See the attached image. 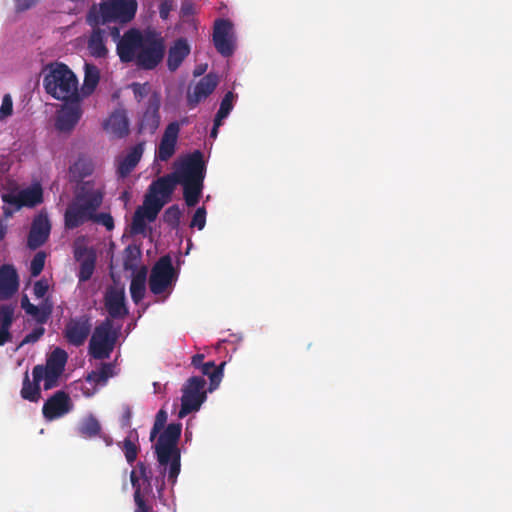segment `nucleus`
<instances>
[{
  "mask_svg": "<svg viewBox=\"0 0 512 512\" xmlns=\"http://www.w3.org/2000/svg\"><path fill=\"white\" fill-rule=\"evenodd\" d=\"M166 51L163 37L153 31L130 28L116 45L122 63H133L141 70H154L164 59Z\"/></svg>",
  "mask_w": 512,
  "mask_h": 512,
  "instance_id": "1",
  "label": "nucleus"
},
{
  "mask_svg": "<svg viewBox=\"0 0 512 512\" xmlns=\"http://www.w3.org/2000/svg\"><path fill=\"white\" fill-rule=\"evenodd\" d=\"M182 424L170 423L159 435L155 444V454L159 463L160 473L173 487L181 471V451L178 442L181 436Z\"/></svg>",
  "mask_w": 512,
  "mask_h": 512,
  "instance_id": "2",
  "label": "nucleus"
},
{
  "mask_svg": "<svg viewBox=\"0 0 512 512\" xmlns=\"http://www.w3.org/2000/svg\"><path fill=\"white\" fill-rule=\"evenodd\" d=\"M103 201V193L95 189L93 183L83 182L64 213V225L68 230L80 227L91 221L93 213L98 210Z\"/></svg>",
  "mask_w": 512,
  "mask_h": 512,
  "instance_id": "3",
  "label": "nucleus"
},
{
  "mask_svg": "<svg viewBox=\"0 0 512 512\" xmlns=\"http://www.w3.org/2000/svg\"><path fill=\"white\" fill-rule=\"evenodd\" d=\"M43 87L52 98L60 101L81 100L78 79L62 62H51L43 70Z\"/></svg>",
  "mask_w": 512,
  "mask_h": 512,
  "instance_id": "4",
  "label": "nucleus"
},
{
  "mask_svg": "<svg viewBox=\"0 0 512 512\" xmlns=\"http://www.w3.org/2000/svg\"><path fill=\"white\" fill-rule=\"evenodd\" d=\"M137 8L136 0H103L90 6L85 20L89 26L127 24L134 19Z\"/></svg>",
  "mask_w": 512,
  "mask_h": 512,
  "instance_id": "5",
  "label": "nucleus"
},
{
  "mask_svg": "<svg viewBox=\"0 0 512 512\" xmlns=\"http://www.w3.org/2000/svg\"><path fill=\"white\" fill-rule=\"evenodd\" d=\"M205 175L206 164L200 150H195L182 160L179 184L183 186V196L188 207H194L199 202Z\"/></svg>",
  "mask_w": 512,
  "mask_h": 512,
  "instance_id": "6",
  "label": "nucleus"
},
{
  "mask_svg": "<svg viewBox=\"0 0 512 512\" xmlns=\"http://www.w3.org/2000/svg\"><path fill=\"white\" fill-rule=\"evenodd\" d=\"M118 338V331L113 328V321L106 318L97 325L89 342V355L97 360L110 357Z\"/></svg>",
  "mask_w": 512,
  "mask_h": 512,
  "instance_id": "7",
  "label": "nucleus"
},
{
  "mask_svg": "<svg viewBox=\"0 0 512 512\" xmlns=\"http://www.w3.org/2000/svg\"><path fill=\"white\" fill-rule=\"evenodd\" d=\"M68 354L62 348H55L47 357L45 365H36L32 376L36 381H44V389L50 390L58 385L67 363Z\"/></svg>",
  "mask_w": 512,
  "mask_h": 512,
  "instance_id": "8",
  "label": "nucleus"
},
{
  "mask_svg": "<svg viewBox=\"0 0 512 512\" xmlns=\"http://www.w3.org/2000/svg\"><path fill=\"white\" fill-rule=\"evenodd\" d=\"M206 381L202 376L190 377L182 387L181 408L178 416L183 418L200 409L207 398Z\"/></svg>",
  "mask_w": 512,
  "mask_h": 512,
  "instance_id": "9",
  "label": "nucleus"
},
{
  "mask_svg": "<svg viewBox=\"0 0 512 512\" xmlns=\"http://www.w3.org/2000/svg\"><path fill=\"white\" fill-rule=\"evenodd\" d=\"M177 278L178 272L173 266L171 256H161L151 269L149 289L154 295H160L174 285Z\"/></svg>",
  "mask_w": 512,
  "mask_h": 512,
  "instance_id": "10",
  "label": "nucleus"
},
{
  "mask_svg": "<svg viewBox=\"0 0 512 512\" xmlns=\"http://www.w3.org/2000/svg\"><path fill=\"white\" fill-rule=\"evenodd\" d=\"M91 330L92 317L88 314H82L68 319L63 330V337L68 344L80 347L86 342Z\"/></svg>",
  "mask_w": 512,
  "mask_h": 512,
  "instance_id": "11",
  "label": "nucleus"
},
{
  "mask_svg": "<svg viewBox=\"0 0 512 512\" xmlns=\"http://www.w3.org/2000/svg\"><path fill=\"white\" fill-rule=\"evenodd\" d=\"M213 43L218 53L230 57L235 50L233 24L228 19H217L213 29Z\"/></svg>",
  "mask_w": 512,
  "mask_h": 512,
  "instance_id": "12",
  "label": "nucleus"
},
{
  "mask_svg": "<svg viewBox=\"0 0 512 512\" xmlns=\"http://www.w3.org/2000/svg\"><path fill=\"white\" fill-rule=\"evenodd\" d=\"M64 104L57 113L55 127L58 131L71 132L82 116L81 100L63 101Z\"/></svg>",
  "mask_w": 512,
  "mask_h": 512,
  "instance_id": "13",
  "label": "nucleus"
},
{
  "mask_svg": "<svg viewBox=\"0 0 512 512\" xmlns=\"http://www.w3.org/2000/svg\"><path fill=\"white\" fill-rule=\"evenodd\" d=\"M71 398L65 391H57L49 397L43 407L42 413L46 420L58 419L72 410Z\"/></svg>",
  "mask_w": 512,
  "mask_h": 512,
  "instance_id": "14",
  "label": "nucleus"
},
{
  "mask_svg": "<svg viewBox=\"0 0 512 512\" xmlns=\"http://www.w3.org/2000/svg\"><path fill=\"white\" fill-rule=\"evenodd\" d=\"M51 231V223L47 213L40 212L32 221L31 228L27 238V246L36 250L45 244Z\"/></svg>",
  "mask_w": 512,
  "mask_h": 512,
  "instance_id": "15",
  "label": "nucleus"
},
{
  "mask_svg": "<svg viewBox=\"0 0 512 512\" xmlns=\"http://www.w3.org/2000/svg\"><path fill=\"white\" fill-rule=\"evenodd\" d=\"M218 85V76L214 73H208L202 77L199 82L194 86L193 90L187 92V106L190 109L197 107V105L208 98Z\"/></svg>",
  "mask_w": 512,
  "mask_h": 512,
  "instance_id": "16",
  "label": "nucleus"
},
{
  "mask_svg": "<svg viewBox=\"0 0 512 512\" xmlns=\"http://www.w3.org/2000/svg\"><path fill=\"white\" fill-rule=\"evenodd\" d=\"M104 306L111 320L124 318L128 314L124 289L114 286L107 288L104 296Z\"/></svg>",
  "mask_w": 512,
  "mask_h": 512,
  "instance_id": "17",
  "label": "nucleus"
},
{
  "mask_svg": "<svg viewBox=\"0 0 512 512\" xmlns=\"http://www.w3.org/2000/svg\"><path fill=\"white\" fill-rule=\"evenodd\" d=\"M161 101L157 93H153L147 103V107L139 122V133L149 132L154 134L160 124V109Z\"/></svg>",
  "mask_w": 512,
  "mask_h": 512,
  "instance_id": "18",
  "label": "nucleus"
},
{
  "mask_svg": "<svg viewBox=\"0 0 512 512\" xmlns=\"http://www.w3.org/2000/svg\"><path fill=\"white\" fill-rule=\"evenodd\" d=\"M179 132L180 124L177 121L166 126L157 150L159 160L168 161L174 155Z\"/></svg>",
  "mask_w": 512,
  "mask_h": 512,
  "instance_id": "19",
  "label": "nucleus"
},
{
  "mask_svg": "<svg viewBox=\"0 0 512 512\" xmlns=\"http://www.w3.org/2000/svg\"><path fill=\"white\" fill-rule=\"evenodd\" d=\"M19 278L16 269L9 264L0 267V300L11 298L18 290Z\"/></svg>",
  "mask_w": 512,
  "mask_h": 512,
  "instance_id": "20",
  "label": "nucleus"
},
{
  "mask_svg": "<svg viewBox=\"0 0 512 512\" xmlns=\"http://www.w3.org/2000/svg\"><path fill=\"white\" fill-rule=\"evenodd\" d=\"M181 163L174 172L158 178L150 185L152 195L160 194L163 197H169L175 190L176 185L180 182Z\"/></svg>",
  "mask_w": 512,
  "mask_h": 512,
  "instance_id": "21",
  "label": "nucleus"
},
{
  "mask_svg": "<svg viewBox=\"0 0 512 512\" xmlns=\"http://www.w3.org/2000/svg\"><path fill=\"white\" fill-rule=\"evenodd\" d=\"M91 34L87 41L89 54L94 58H106L108 48L106 47V30L101 26H90Z\"/></svg>",
  "mask_w": 512,
  "mask_h": 512,
  "instance_id": "22",
  "label": "nucleus"
},
{
  "mask_svg": "<svg viewBox=\"0 0 512 512\" xmlns=\"http://www.w3.org/2000/svg\"><path fill=\"white\" fill-rule=\"evenodd\" d=\"M104 128L116 138H124L129 133V120L124 110L114 111L104 123Z\"/></svg>",
  "mask_w": 512,
  "mask_h": 512,
  "instance_id": "23",
  "label": "nucleus"
},
{
  "mask_svg": "<svg viewBox=\"0 0 512 512\" xmlns=\"http://www.w3.org/2000/svg\"><path fill=\"white\" fill-rule=\"evenodd\" d=\"M190 53V46L185 38L177 39L168 50L167 67L176 71Z\"/></svg>",
  "mask_w": 512,
  "mask_h": 512,
  "instance_id": "24",
  "label": "nucleus"
},
{
  "mask_svg": "<svg viewBox=\"0 0 512 512\" xmlns=\"http://www.w3.org/2000/svg\"><path fill=\"white\" fill-rule=\"evenodd\" d=\"M144 152V142L136 144L119 162L117 172L120 177H127L137 166Z\"/></svg>",
  "mask_w": 512,
  "mask_h": 512,
  "instance_id": "25",
  "label": "nucleus"
},
{
  "mask_svg": "<svg viewBox=\"0 0 512 512\" xmlns=\"http://www.w3.org/2000/svg\"><path fill=\"white\" fill-rule=\"evenodd\" d=\"M94 171V163L91 157L81 154L69 167L70 181L81 182L85 177L90 176Z\"/></svg>",
  "mask_w": 512,
  "mask_h": 512,
  "instance_id": "26",
  "label": "nucleus"
},
{
  "mask_svg": "<svg viewBox=\"0 0 512 512\" xmlns=\"http://www.w3.org/2000/svg\"><path fill=\"white\" fill-rule=\"evenodd\" d=\"M225 362H222L219 365H216L214 361L205 362L204 365H201L199 369L202 375L208 376L210 383L208 387L209 392H213L216 390L223 378V369L225 366Z\"/></svg>",
  "mask_w": 512,
  "mask_h": 512,
  "instance_id": "27",
  "label": "nucleus"
},
{
  "mask_svg": "<svg viewBox=\"0 0 512 512\" xmlns=\"http://www.w3.org/2000/svg\"><path fill=\"white\" fill-rule=\"evenodd\" d=\"M115 365L113 363H101L98 370H93L86 376L88 383L95 386H105L108 379L115 375Z\"/></svg>",
  "mask_w": 512,
  "mask_h": 512,
  "instance_id": "28",
  "label": "nucleus"
},
{
  "mask_svg": "<svg viewBox=\"0 0 512 512\" xmlns=\"http://www.w3.org/2000/svg\"><path fill=\"white\" fill-rule=\"evenodd\" d=\"M146 278H147V269L146 267H142L137 273L133 276L130 283V294L134 303L138 304L145 295L146 290Z\"/></svg>",
  "mask_w": 512,
  "mask_h": 512,
  "instance_id": "29",
  "label": "nucleus"
},
{
  "mask_svg": "<svg viewBox=\"0 0 512 512\" xmlns=\"http://www.w3.org/2000/svg\"><path fill=\"white\" fill-rule=\"evenodd\" d=\"M40 382L33 378V382L30 381L28 372L24 374L22 389L20 391L21 397L24 400L30 402H38L41 398Z\"/></svg>",
  "mask_w": 512,
  "mask_h": 512,
  "instance_id": "30",
  "label": "nucleus"
},
{
  "mask_svg": "<svg viewBox=\"0 0 512 512\" xmlns=\"http://www.w3.org/2000/svg\"><path fill=\"white\" fill-rule=\"evenodd\" d=\"M53 311V304L49 298L43 299L39 305L30 307L27 312L28 315L32 316L33 319L40 325L45 324L50 318Z\"/></svg>",
  "mask_w": 512,
  "mask_h": 512,
  "instance_id": "31",
  "label": "nucleus"
},
{
  "mask_svg": "<svg viewBox=\"0 0 512 512\" xmlns=\"http://www.w3.org/2000/svg\"><path fill=\"white\" fill-rule=\"evenodd\" d=\"M77 430L83 438H93L100 435L101 425L95 416L89 415L79 423Z\"/></svg>",
  "mask_w": 512,
  "mask_h": 512,
  "instance_id": "32",
  "label": "nucleus"
},
{
  "mask_svg": "<svg viewBox=\"0 0 512 512\" xmlns=\"http://www.w3.org/2000/svg\"><path fill=\"white\" fill-rule=\"evenodd\" d=\"M164 203L156 195H148L145 198L144 206L141 207L146 219L150 222L154 221L162 209Z\"/></svg>",
  "mask_w": 512,
  "mask_h": 512,
  "instance_id": "33",
  "label": "nucleus"
},
{
  "mask_svg": "<svg viewBox=\"0 0 512 512\" xmlns=\"http://www.w3.org/2000/svg\"><path fill=\"white\" fill-rule=\"evenodd\" d=\"M130 481L134 488V501L136 509L134 512H151L152 508L146 503L141 495V488L139 484V476H137L136 470H132L130 473Z\"/></svg>",
  "mask_w": 512,
  "mask_h": 512,
  "instance_id": "34",
  "label": "nucleus"
},
{
  "mask_svg": "<svg viewBox=\"0 0 512 512\" xmlns=\"http://www.w3.org/2000/svg\"><path fill=\"white\" fill-rule=\"evenodd\" d=\"M23 207H35L43 201L41 187H33L20 191Z\"/></svg>",
  "mask_w": 512,
  "mask_h": 512,
  "instance_id": "35",
  "label": "nucleus"
},
{
  "mask_svg": "<svg viewBox=\"0 0 512 512\" xmlns=\"http://www.w3.org/2000/svg\"><path fill=\"white\" fill-rule=\"evenodd\" d=\"M138 436L135 433V439H132L131 434L124 439L121 445V449L125 455L126 461L132 465L137 459L139 452V446L137 445Z\"/></svg>",
  "mask_w": 512,
  "mask_h": 512,
  "instance_id": "36",
  "label": "nucleus"
},
{
  "mask_svg": "<svg viewBox=\"0 0 512 512\" xmlns=\"http://www.w3.org/2000/svg\"><path fill=\"white\" fill-rule=\"evenodd\" d=\"M141 256V250L136 245H128L124 249L123 267L125 270H133Z\"/></svg>",
  "mask_w": 512,
  "mask_h": 512,
  "instance_id": "37",
  "label": "nucleus"
},
{
  "mask_svg": "<svg viewBox=\"0 0 512 512\" xmlns=\"http://www.w3.org/2000/svg\"><path fill=\"white\" fill-rule=\"evenodd\" d=\"M182 212L178 205H172L166 209L163 215L164 222L172 229H177L180 224Z\"/></svg>",
  "mask_w": 512,
  "mask_h": 512,
  "instance_id": "38",
  "label": "nucleus"
},
{
  "mask_svg": "<svg viewBox=\"0 0 512 512\" xmlns=\"http://www.w3.org/2000/svg\"><path fill=\"white\" fill-rule=\"evenodd\" d=\"M94 269H95L94 256H89L86 259H84L80 263V268H79V273H78L79 281H81V282L88 281L91 278V276L94 272Z\"/></svg>",
  "mask_w": 512,
  "mask_h": 512,
  "instance_id": "39",
  "label": "nucleus"
},
{
  "mask_svg": "<svg viewBox=\"0 0 512 512\" xmlns=\"http://www.w3.org/2000/svg\"><path fill=\"white\" fill-rule=\"evenodd\" d=\"M99 70L93 65H86L84 86L86 89L93 91L99 82Z\"/></svg>",
  "mask_w": 512,
  "mask_h": 512,
  "instance_id": "40",
  "label": "nucleus"
},
{
  "mask_svg": "<svg viewBox=\"0 0 512 512\" xmlns=\"http://www.w3.org/2000/svg\"><path fill=\"white\" fill-rule=\"evenodd\" d=\"M146 216L144 215L142 208H138L133 216L131 224V233L134 235L144 234L146 231Z\"/></svg>",
  "mask_w": 512,
  "mask_h": 512,
  "instance_id": "41",
  "label": "nucleus"
},
{
  "mask_svg": "<svg viewBox=\"0 0 512 512\" xmlns=\"http://www.w3.org/2000/svg\"><path fill=\"white\" fill-rule=\"evenodd\" d=\"M15 305L3 304L0 305V327L12 326L14 321Z\"/></svg>",
  "mask_w": 512,
  "mask_h": 512,
  "instance_id": "42",
  "label": "nucleus"
},
{
  "mask_svg": "<svg viewBox=\"0 0 512 512\" xmlns=\"http://www.w3.org/2000/svg\"><path fill=\"white\" fill-rule=\"evenodd\" d=\"M46 254L43 251L36 253L30 263V273L33 277L41 274L45 265Z\"/></svg>",
  "mask_w": 512,
  "mask_h": 512,
  "instance_id": "43",
  "label": "nucleus"
},
{
  "mask_svg": "<svg viewBox=\"0 0 512 512\" xmlns=\"http://www.w3.org/2000/svg\"><path fill=\"white\" fill-rule=\"evenodd\" d=\"M167 412L164 409H160L156 416L153 427L150 432V439L153 440L157 434L164 428L167 421Z\"/></svg>",
  "mask_w": 512,
  "mask_h": 512,
  "instance_id": "44",
  "label": "nucleus"
},
{
  "mask_svg": "<svg viewBox=\"0 0 512 512\" xmlns=\"http://www.w3.org/2000/svg\"><path fill=\"white\" fill-rule=\"evenodd\" d=\"M91 221L103 225L107 230L114 228V219L109 213H93Z\"/></svg>",
  "mask_w": 512,
  "mask_h": 512,
  "instance_id": "45",
  "label": "nucleus"
},
{
  "mask_svg": "<svg viewBox=\"0 0 512 512\" xmlns=\"http://www.w3.org/2000/svg\"><path fill=\"white\" fill-rule=\"evenodd\" d=\"M206 224V209L205 207H199L196 209L190 227H197L198 230H202Z\"/></svg>",
  "mask_w": 512,
  "mask_h": 512,
  "instance_id": "46",
  "label": "nucleus"
},
{
  "mask_svg": "<svg viewBox=\"0 0 512 512\" xmlns=\"http://www.w3.org/2000/svg\"><path fill=\"white\" fill-rule=\"evenodd\" d=\"M45 333V328L40 325L36 328H34L30 333H28L23 340L21 341L19 347H22L26 344H33L37 342Z\"/></svg>",
  "mask_w": 512,
  "mask_h": 512,
  "instance_id": "47",
  "label": "nucleus"
},
{
  "mask_svg": "<svg viewBox=\"0 0 512 512\" xmlns=\"http://www.w3.org/2000/svg\"><path fill=\"white\" fill-rule=\"evenodd\" d=\"M13 113V101L9 94H5L0 107V119H5Z\"/></svg>",
  "mask_w": 512,
  "mask_h": 512,
  "instance_id": "48",
  "label": "nucleus"
},
{
  "mask_svg": "<svg viewBox=\"0 0 512 512\" xmlns=\"http://www.w3.org/2000/svg\"><path fill=\"white\" fill-rule=\"evenodd\" d=\"M48 283L46 280H38L33 286V294L36 298H44L48 291Z\"/></svg>",
  "mask_w": 512,
  "mask_h": 512,
  "instance_id": "49",
  "label": "nucleus"
},
{
  "mask_svg": "<svg viewBox=\"0 0 512 512\" xmlns=\"http://www.w3.org/2000/svg\"><path fill=\"white\" fill-rule=\"evenodd\" d=\"M4 203L14 206L16 209L23 207L20 192L18 194H4L2 196Z\"/></svg>",
  "mask_w": 512,
  "mask_h": 512,
  "instance_id": "50",
  "label": "nucleus"
},
{
  "mask_svg": "<svg viewBox=\"0 0 512 512\" xmlns=\"http://www.w3.org/2000/svg\"><path fill=\"white\" fill-rule=\"evenodd\" d=\"M137 469L139 473V477L144 480L150 486L151 478H152V472L151 469L146 466L145 463L139 462L137 464Z\"/></svg>",
  "mask_w": 512,
  "mask_h": 512,
  "instance_id": "51",
  "label": "nucleus"
},
{
  "mask_svg": "<svg viewBox=\"0 0 512 512\" xmlns=\"http://www.w3.org/2000/svg\"><path fill=\"white\" fill-rule=\"evenodd\" d=\"M132 90L135 95V98L142 99L145 97L148 93V84H140V83H133L132 84Z\"/></svg>",
  "mask_w": 512,
  "mask_h": 512,
  "instance_id": "52",
  "label": "nucleus"
},
{
  "mask_svg": "<svg viewBox=\"0 0 512 512\" xmlns=\"http://www.w3.org/2000/svg\"><path fill=\"white\" fill-rule=\"evenodd\" d=\"M15 1V9L17 12H24L33 6H35L38 0H14Z\"/></svg>",
  "mask_w": 512,
  "mask_h": 512,
  "instance_id": "53",
  "label": "nucleus"
},
{
  "mask_svg": "<svg viewBox=\"0 0 512 512\" xmlns=\"http://www.w3.org/2000/svg\"><path fill=\"white\" fill-rule=\"evenodd\" d=\"M234 98H235L234 93L232 91H228L224 95V97H223V99H222V101L220 103V107L225 109V110H227V111H229V112H231L232 109H233V100H234Z\"/></svg>",
  "mask_w": 512,
  "mask_h": 512,
  "instance_id": "54",
  "label": "nucleus"
},
{
  "mask_svg": "<svg viewBox=\"0 0 512 512\" xmlns=\"http://www.w3.org/2000/svg\"><path fill=\"white\" fill-rule=\"evenodd\" d=\"M172 10L171 1L164 0L159 6V15L162 19L166 20L169 17L170 11Z\"/></svg>",
  "mask_w": 512,
  "mask_h": 512,
  "instance_id": "55",
  "label": "nucleus"
},
{
  "mask_svg": "<svg viewBox=\"0 0 512 512\" xmlns=\"http://www.w3.org/2000/svg\"><path fill=\"white\" fill-rule=\"evenodd\" d=\"M106 26V36H111L112 40L118 43L122 39V36L120 35V28L116 25L110 26V24Z\"/></svg>",
  "mask_w": 512,
  "mask_h": 512,
  "instance_id": "56",
  "label": "nucleus"
},
{
  "mask_svg": "<svg viewBox=\"0 0 512 512\" xmlns=\"http://www.w3.org/2000/svg\"><path fill=\"white\" fill-rule=\"evenodd\" d=\"M10 328L11 326L0 327V346L5 345L8 341L11 340Z\"/></svg>",
  "mask_w": 512,
  "mask_h": 512,
  "instance_id": "57",
  "label": "nucleus"
},
{
  "mask_svg": "<svg viewBox=\"0 0 512 512\" xmlns=\"http://www.w3.org/2000/svg\"><path fill=\"white\" fill-rule=\"evenodd\" d=\"M230 114L229 111L219 107V110L217 111L214 121L216 122V125H222V121Z\"/></svg>",
  "mask_w": 512,
  "mask_h": 512,
  "instance_id": "58",
  "label": "nucleus"
},
{
  "mask_svg": "<svg viewBox=\"0 0 512 512\" xmlns=\"http://www.w3.org/2000/svg\"><path fill=\"white\" fill-rule=\"evenodd\" d=\"M203 360H204L203 354H195L191 359V364L194 368L199 370L201 368V365L205 364V362H203Z\"/></svg>",
  "mask_w": 512,
  "mask_h": 512,
  "instance_id": "59",
  "label": "nucleus"
},
{
  "mask_svg": "<svg viewBox=\"0 0 512 512\" xmlns=\"http://www.w3.org/2000/svg\"><path fill=\"white\" fill-rule=\"evenodd\" d=\"M34 304L30 303L27 295H24L21 298V308L27 313L30 310V307H33Z\"/></svg>",
  "mask_w": 512,
  "mask_h": 512,
  "instance_id": "60",
  "label": "nucleus"
},
{
  "mask_svg": "<svg viewBox=\"0 0 512 512\" xmlns=\"http://www.w3.org/2000/svg\"><path fill=\"white\" fill-rule=\"evenodd\" d=\"M7 233V227L4 224L3 220L0 219V241L4 239Z\"/></svg>",
  "mask_w": 512,
  "mask_h": 512,
  "instance_id": "61",
  "label": "nucleus"
},
{
  "mask_svg": "<svg viewBox=\"0 0 512 512\" xmlns=\"http://www.w3.org/2000/svg\"><path fill=\"white\" fill-rule=\"evenodd\" d=\"M164 489H165V481H164V478L162 477L161 483H160V485L157 487V493H158V497H159V498H162V497H163Z\"/></svg>",
  "mask_w": 512,
  "mask_h": 512,
  "instance_id": "62",
  "label": "nucleus"
},
{
  "mask_svg": "<svg viewBox=\"0 0 512 512\" xmlns=\"http://www.w3.org/2000/svg\"><path fill=\"white\" fill-rule=\"evenodd\" d=\"M221 125H216V122L214 121L213 123V127L211 129V132H210V137L215 139L218 135V129Z\"/></svg>",
  "mask_w": 512,
  "mask_h": 512,
  "instance_id": "63",
  "label": "nucleus"
},
{
  "mask_svg": "<svg viewBox=\"0 0 512 512\" xmlns=\"http://www.w3.org/2000/svg\"><path fill=\"white\" fill-rule=\"evenodd\" d=\"M99 436L103 439L107 446H111L113 444V439L109 435L100 433Z\"/></svg>",
  "mask_w": 512,
  "mask_h": 512,
  "instance_id": "64",
  "label": "nucleus"
}]
</instances>
